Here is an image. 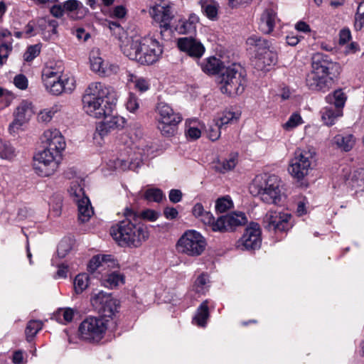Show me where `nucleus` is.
I'll return each mask as SVG.
<instances>
[{"mask_svg":"<svg viewBox=\"0 0 364 364\" xmlns=\"http://www.w3.org/2000/svg\"><path fill=\"white\" fill-rule=\"evenodd\" d=\"M206 242L198 232L189 230L186 231L177 242L176 247L179 252L191 257L200 255L205 250Z\"/></svg>","mask_w":364,"mask_h":364,"instance_id":"9","label":"nucleus"},{"mask_svg":"<svg viewBox=\"0 0 364 364\" xmlns=\"http://www.w3.org/2000/svg\"><path fill=\"white\" fill-rule=\"evenodd\" d=\"M201 68L203 72L208 74H216L224 68V64L215 57H211L207 59V60L202 63Z\"/></svg>","mask_w":364,"mask_h":364,"instance_id":"37","label":"nucleus"},{"mask_svg":"<svg viewBox=\"0 0 364 364\" xmlns=\"http://www.w3.org/2000/svg\"><path fill=\"white\" fill-rule=\"evenodd\" d=\"M112 298L109 294L103 292L102 291L93 294L91 297V303L92 306L98 310L101 306L107 303L108 300Z\"/></svg>","mask_w":364,"mask_h":364,"instance_id":"47","label":"nucleus"},{"mask_svg":"<svg viewBox=\"0 0 364 364\" xmlns=\"http://www.w3.org/2000/svg\"><path fill=\"white\" fill-rule=\"evenodd\" d=\"M208 276L205 274H201L195 281L193 290L198 294H204L208 291Z\"/></svg>","mask_w":364,"mask_h":364,"instance_id":"40","label":"nucleus"},{"mask_svg":"<svg viewBox=\"0 0 364 364\" xmlns=\"http://www.w3.org/2000/svg\"><path fill=\"white\" fill-rule=\"evenodd\" d=\"M104 120L98 124L96 127L95 138L99 135L101 138L107 136L109 132L124 127V119L122 117L108 114L102 117Z\"/></svg>","mask_w":364,"mask_h":364,"instance_id":"18","label":"nucleus"},{"mask_svg":"<svg viewBox=\"0 0 364 364\" xmlns=\"http://www.w3.org/2000/svg\"><path fill=\"white\" fill-rule=\"evenodd\" d=\"M33 114L32 103L28 101H22L16 107L14 112V120L10 124V129H18L27 122Z\"/></svg>","mask_w":364,"mask_h":364,"instance_id":"21","label":"nucleus"},{"mask_svg":"<svg viewBox=\"0 0 364 364\" xmlns=\"http://www.w3.org/2000/svg\"><path fill=\"white\" fill-rule=\"evenodd\" d=\"M198 23V16L195 14H191L187 19H180L172 28L179 34H193L196 31Z\"/></svg>","mask_w":364,"mask_h":364,"instance_id":"26","label":"nucleus"},{"mask_svg":"<svg viewBox=\"0 0 364 364\" xmlns=\"http://www.w3.org/2000/svg\"><path fill=\"white\" fill-rule=\"evenodd\" d=\"M102 284L107 288L113 289L124 283V277L118 271L107 273L102 279Z\"/></svg>","mask_w":364,"mask_h":364,"instance_id":"34","label":"nucleus"},{"mask_svg":"<svg viewBox=\"0 0 364 364\" xmlns=\"http://www.w3.org/2000/svg\"><path fill=\"white\" fill-rule=\"evenodd\" d=\"M321 114L323 123L327 126H331L338 117L343 116V111L339 108L326 107L322 109Z\"/></svg>","mask_w":364,"mask_h":364,"instance_id":"33","label":"nucleus"},{"mask_svg":"<svg viewBox=\"0 0 364 364\" xmlns=\"http://www.w3.org/2000/svg\"><path fill=\"white\" fill-rule=\"evenodd\" d=\"M61 106L55 105L53 107L41 110L38 115V120L41 122H49L54 114L60 110Z\"/></svg>","mask_w":364,"mask_h":364,"instance_id":"45","label":"nucleus"},{"mask_svg":"<svg viewBox=\"0 0 364 364\" xmlns=\"http://www.w3.org/2000/svg\"><path fill=\"white\" fill-rule=\"evenodd\" d=\"M41 45L35 44L28 47L27 50L23 54L24 60L27 62L32 61L36 58L41 53Z\"/></svg>","mask_w":364,"mask_h":364,"instance_id":"55","label":"nucleus"},{"mask_svg":"<svg viewBox=\"0 0 364 364\" xmlns=\"http://www.w3.org/2000/svg\"><path fill=\"white\" fill-rule=\"evenodd\" d=\"M201 9L205 15L211 20L218 16V4L215 0H200Z\"/></svg>","mask_w":364,"mask_h":364,"instance_id":"38","label":"nucleus"},{"mask_svg":"<svg viewBox=\"0 0 364 364\" xmlns=\"http://www.w3.org/2000/svg\"><path fill=\"white\" fill-rule=\"evenodd\" d=\"M311 160L312 154L310 151L301 149L296 151L289 166V173L297 180L303 179L311 169Z\"/></svg>","mask_w":364,"mask_h":364,"instance_id":"12","label":"nucleus"},{"mask_svg":"<svg viewBox=\"0 0 364 364\" xmlns=\"http://www.w3.org/2000/svg\"><path fill=\"white\" fill-rule=\"evenodd\" d=\"M116 102L113 89L100 82H91L82 97L84 112L97 119L111 114Z\"/></svg>","mask_w":364,"mask_h":364,"instance_id":"2","label":"nucleus"},{"mask_svg":"<svg viewBox=\"0 0 364 364\" xmlns=\"http://www.w3.org/2000/svg\"><path fill=\"white\" fill-rule=\"evenodd\" d=\"M302 123L303 120L301 115L297 112H294L289 117V119L282 125V127L285 130L291 131Z\"/></svg>","mask_w":364,"mask_h":364,"instance_id":"51","label":"nucleus"},{"mask_svg":"<svg viewBox=\"0 0 364 364\" xmlns=\"http://www.w3.org/2000/svg\"><path fill=\"white\" fill-rule=\"evenodd\" d=\"M107 328L106 321L101 317L89 316L79 326V337L88 342H99L104 337Z\"/></svg>","mask_w":364,"mask_h":364,"instance_id":"8","label":"nucleus"},{"mask_svg":"<svg viewBox=\"0 0 364 364\" xmlns=\"http://www.w3.org/2000/svg\"><path fill=\"white\" fill-rule=\"evenodd\" d=\"M237 119V117L234 112H225L222 114V116L215 119L214 122H215L217 125L223 128V126L236 122Z\"/></svg>","mask_w":364,"mask_h":364,"instance_id":"52","label":"nucleus"},{"mask_svg":"<svg viewBox=\"0 0 364 364\" xmlns=\"http://www.w3.org/2000/svg\"><path fill=\"white\" fill-rule=\"evenodd\" d=\"M104 316L112 317L114 312L117 311L116 301L111 298L103 306L97 310Z\"/></svg>","mask_w":364,"mask_h":364,"instance_id":"50","label":"nucleus"},{"mask_svg":"<svg viewBox=\"0 0 364 364\" xmlns=\"http://www.w3.org/2000/svg\"><path fill=\"white\" fill-rule=\"evenodd\" d=\"M246 43L250 46V49H254V51L256 53L255 56L263 53L272 46L271 43L267 40L257 35H252L249 37Z\"/></svg>","mask_w":364,"mask_h":364,"instance_id":"32","label":"nucleus"},{"mask_svg":"<svg viewBox=\"0 0 364 364\" xmlns=\"http://www.w3.org/2000/svg\"><path fill=\"white\" fill-rule=\"evenodd\" d=\"M128 81L134 84V87L140 92H145L149 90V84L148 81L142 77H138L134 74H128Z\"/></svg>","mask_w":364,"mask_h":364,"instance_id":"49","label":"nucleus"},{"mask_svg":"<svg viewBox=\"0 0 364 364\" xmlns=\"http://www.w3.org/2000/svg\"><path fill=\"white\" fill-rule=\"evenodd\" d=\"M120 47L127 57L141 65L156 63L163 52L159 41L151 36L135 40L126 37Z\"/></svg>","mask_w":364,"mask_h":364,"instance_id":"3","label":"nucleus"},{"mask_svg":"<svg viewBox=\"0 0 364 364\" xmlns=\"http://www.w3.org/2000/svg\"><path fill=\"white\" fill-rule=\"evenodd\" d=\"M69 193L75 203L78 201V199H81L82 197H86L85 196L83 188L77 182L72 183L69 189Z\"/></svg>","mask_w":364,"mask_h":364,"instance_id":"56","label":"nucleus"},{"mask_svg":"<svg viewBox=\"0 0 364 364\" xmlns=\"http://www.w3.org/2000/svg\"><path fill=\"white\" fill-rule=\"evenodd\" d=\"M347 95L343 89H337L327 95L325 97L326 102L335 108H339L343 111L347 100Z\"/></svg>","mask_w":364,"mask_h":364,"instance_id":"30","label":"nucleus"},{"mask_svg":"<svg viewBox=\"0 0 364 364\" xmlns=\"http://www.w3.org/2000/svg\"><path fill=\"white\" fill-rule=\"evenodd\" d=\"M277 61V54L274 48H269L255 56V67L257 70H264L267 66L274 65Z\"/></svg>","mask_w":364,"mask_h":364,"instance_id":"27","label":"nucleus"},{"mask_svg":"<svg viewBox=\"0 0 364 364\" xmlns=\"http://www.w3.org/2000/svg\"><path fill=\"white\" fill-rule=\"evenodd\" d=\"M221 129L222 128L215 122L214 126H210L208 130V138L212 141L218 139L220 136Z\"/></svg>","mask_w":364,"mask_h":364,"instance_id":"64","label":"nucleus"},{"mask_svg":"<svg viewBox=\"0 0 364 364\" xmlns=\"http://www.w3.org/2000/svg\"><path fill=\"white\" fill-rule=\"evenodd\" d=\"M102 270L118 268V263L112 255H96L90 261L88 270L94 272L98 269Z\"/></svg>","mask_w":364,"mask_h":364,"instance_id":"23","label":"nucleus"},{"mask_svg":"<svg viewBox=\"0 0 364 364\" xmlns=\"http://www.w3.org/2000/svg\"><path fill=\"white\" fill-rule=\"evenodd\" d=\"M150 14L154 20L160 25L161 38H168L172 32L171 22L174 18L173 4L167 1L160 0L151 7Z\"/></svg>","mask_w":364,"mask_h":364,"instance_id":"7","label":"nucleus"},{"mask_svg":"<svg viewBox=\"0 0 364 364\" xmlns=\"http://www.w3.org/2000/svg\"><path fill=\"white\" fill-rule=\"evenodd\" d=\"M43 147L51 151L60 154L65 147V142L59 130L50 129L44 132L41 137Z\"/></svg>","mask_w":364,"mask_h":364,"instance_id":"17","label":"nucleus"},{"mask_svg":"<svg viewBox=\"0 0 364 364\" xmlns=\"http://www.w3.org/2000/svg\"><path fill=\"white\" fill-rule=\"evenodd\" d=\"M89 276L85 273L77 274L74 280L73 286L76 294H81L89 284Z\"/></svg>","mask_w":364,"mask_h":364,"instance_id":"43","label":"nucleus"},{"mask_svg":"<svg viewBox=\"0 0 364 364\" xmlns=\"http://www.w3.org/2000/svg\"><path fill=\"white\" fill-rule=\"evenodd\" d=\"M220 89L223 94L236 96L242 94L246 86V78L239 65L232 64L220 76Z\"/></svg>","mask_w":364,"mask_h":364,"instance_id":"6","label":"nucleus"},{"mask_svg":"<svg viewBox=\"0 0 364 364\" xmlns=\"http://www.w3.org/2000/svg\"><path fill=\"white\" fill-rule=\"evenodd\" d=\"M38 32V29H36V21H31L24 28L23 33L26 37H31L36 35Z\"/></svg>","mask_w":364,"mask_h":364,"instance_id":"63","label":"nucleus"},{"mask_svg":"<svg viewBox=\"0 0 364 364\" xmlns=\"http://www.w3.org/2000/svg\"><path fill=\"white\" fill-rule=\"evenodd\" d=\"M14 84L20 90H26L28 87V81L24 75L19 74L14 78Z\"/></svg>","mask_w":364,"mask_h":364,"instance_id":"60","label":"nucleus"},{"mask_svg":"<svg viewBox=\"0 0 364 364\" xmlns=\"http://www.w3.org/2000/svg\"><path fill=\"white\" fill-rule=\"evenodd\" d=\"M311 69L326 77H336L341 71L338 63L333 61L328 55L316 53L312 56Z\"/></svg>","mask_w":364,"mask_h":364,"instance_id":"13","label":"nucleus"},{"mask_svg":"<svg viewBox=\"0 0 364 364\" xmlns=\"http://www.w3.org/2000/svg\"><path fill=\"white\" fill-rule=\"evenodd\" d=\"M332 81V77H326L311 69L306 75V85L311 90L326 92L331 87Z\"/></svg>","mask_w":364,"mask_h":364,"instance_id":"19","label":"nucleus"},{"mask_svg":"<svg viewBox=\"0 0 364 364\" xmlns=\"http://www.w3.org/2000/svg\"><path fill=\"white\" fill-rule=\"evenodd\" d=\"M349 183L354 188H364V168L356 169L350 176Z\"/></svg>","mask_w":364,"mask_h":364,"instance_id":"44","label":"nucleus"},{"mask_svg":"<svg viewBox=\"0 0 364 364\" xmlns=\"http://www.w3.org/2000/svg\"><path fill=\"white\" fill-rule=\"evenodd\" d=\"M78 208V218L82 223H85L92 216L94 211L87 197H82L76 202Z\"/></svg>","mask_w":364,"mask_h":364,"instance_id":"31","label":"nucleus"},{"mask_svg":"<svg viewBox=\"0 0 364 364\" xmlns=\"http://www.w3.org/2000/svg\"><path fill=\"white\" fill-rule=\"evenodd\" d=\"M90 63L91 70L103 77L117 74L119 70L117 64L105 63L98 49L90 52Z\"/></svg>","mask_w":364,"mask_h":364,"instance_id":"16","label":"nucleus"},{"mask_svg":"<svg viewBox=\"0 0 364 364\" xmlns=\"http://www.w3.org/2000/svg\"><path fill=\"white\" fill-rule=\"evenodd\" d=\"M282 181L275 175L268 176L263 181L256 178L250 187L251 192L259 196L267 204H278L282 200Z\"/></svg>","mask_w":364,"mask_h":364,"instance_id":"5","label":"nucleus"},{"mask_svg":"<svg viewBox=\"0 0 364 364\" xmlns=\"http://www.w3.org/2000/svg\"><path fill=\"white\" fill-rule=\"evenodd\" d=\"M156 112L159 116L158 122H181L182 117L181 114L175 112L173 109L165 102H159L158 104Z\"/></svg>","mask_w":364,"mask_h":364,"instance_id":"28","label":"nucleus"},{"mask_svg":"<svg viewBox=\"0 0 364 364\" xmlns=\"http://www.w3.org/2000/svg\"><path fill=\"white\" fill-rule=\"evenodd\" d=\"M179 122H159L158 128L165 136H173L176 132V127Z\"/></svg>","mask_w":364,"mask_h":364,"instance_id":"48","label":"nucleus"},{"mask_svg":"<svg viewBox=\"0 0 364 364\" xmlns=\"http://www.w3.org/2000/svg\"><path fill=\"white\" fill-rule=\"evenodd\" d=\"M46 90L53 95L71 93L75 89V80L73 77H60L58 79H49L42 82Z\"/></svg>","mask_w":364,"mask_h":364,"instance_id":"15","label":"nucleus"},{"mask_svg":"<svg viewBox=\"0 0 364 364\" xmlns=\"http://www.w3.org/2000/svg\"><path fill=\"white\" fill-rule=\"evenodd\" d=\"M62 73L63 70L60 66H54L52 63H48L42 70V82L49 79H58V77H63Z\"/></svg>","mask_w":364,"mask_h":364,"instance_id":"39","label":"nucleus"},{"mask_svg":"<svg viewBox=\"0 0 364 364\" xmlns=\"http://www.w3.org/2000/svg\"><path fill=\"white\" fill-rule=\"evenodd\" d=\"M58 23L56 20L48 18H39L36 20V29L43 38L50 40L53 36L56 35Z\"/></svg>","mask_w":364,"mask_h":364,"instance_id":"24","label":"nucleus"},{"mask_svg":"<svg viewBox=\"0 0 364 364\" xmlns=\"http://www.w3.org/2000/svg\"><path fill=\"white\" fill-rule=\"evenodd\" d=\"M199 219L213 232L221 233L234 231L237 227L247 223L246 215L242 212H232L215 220L210 212L205 211Z\"/></svg>","mask_w":364,"mask_h":364,"instance_id":"4","label":"nucleus"},{"mask_svg":"<svg viewBox=\"0 0 364 364\" xmlns=\"http://www.w3.org/2000/svg\"><path fill=\"white\" fill-rule=\"evenodd\" d=\"M15 156V149L11 146H4L0 150V157L2 159L11 160Z\"/></svg>","mask_w":364,"mask_h":364,"instance_id":"62","label":"nucleus"},{"mask_svg":"<svg viewBox=\"0 0 364 364\" xmlns=\"http://www.w3.org/2000/svg\"><path fill=\"white\" fill-rule=\"evenodd\" d=\"M63 5L65 13L73 20L82 18L88 12V9L77 0H68Z\"/></svg>","mask_w":364,"mask_h":364,"instance_id":"25","label":"nucleus"},{"mask_svg":"<svg viewBox=\"0 0 364 364\" xmlns=\"http://www.w3.org/2000/svg\"><path fill=\"white\" fill-rule=\"evenodd\" d=\"M59 154L44 149L33 157V168L41 176H49L54 173L58 167L57 157Z\"/></svg>","mask_w":364,"mask_h":364,"instance_id":"10","label":"nucleus"},{"mask_svg":"<svg viewBox=\"0 0 364 364\" xmlns=\"http://www.w3.org/2000/svg\"><path fill=\"white\" fill-rule=\"evenodd\" d=\"M276 7L269 6L262 13L259 22V29L264 33H270L279 21L277 16Z\"/></svg>","mask_w":364,"mask_h":364,"instance_id":"22","label":"nucleus"},{"mask_svg":"<svg viewBox=\"0 0 364 364\" xmlns=\"http://www.w3.org/2000/svg\"><path fill=\"white\" fill-rule=\"evenodd\" d=\"M197 123L196 120H188L186 122V136L191 140L198 139L201 136V131L198 127Z\"/></svg>","mask_w":364,"mask_h":364,"instance_id":"41","label":"nucleus"},{"mask_svg":"<svg viewBox=\"0 0 364 364\" xmlns=\"http://www.w3.org/2000/svg\"><path fill=\"white\" fill-rule=\"evenodd\" d=\"M208 301L205 300L197 309L193 321L200 327H205L209 318Z\"/></svg>","mask_w":364,"mask_h":364,"instance_id":"35","label":"nucleus"},{"mask_svg":"<svg viewBox=\"0 0 364 364\" xmlns=\"http://www.w3.org/2000/svg\"><path fill=\"white\" fill-rule=\"evenodd\" d=\"M355 141L354 135L348 133L336 134L333 139V144L344 151H350L353 148Z\"/></svg>","mask_w":364,"mask_h":364,"instance_id":"29","label":"nucleus"},{"mask_svg":"<svg viewBox=\"0 0 364 364\" xmlns=\"http://www.w3.org/2000/svg\"><path fill=\"white\" fill-rule=\"evenodd\" d=\"M178 48L194 58H200L205 52L203 45L193 38H181L178 39Z\"/></svg>","mask_w":364,"mask_h":364,"instance_id":"20","label":"nucleus"},{"mask_svg":"<svg viewBox=\"0 0 364 364\" xmlns=\"http://www.w3.org/2000/svg\"><path fill=\"white\" fill-rule=\"evenodd\" d=\"M291 218L288 213L269 210L263 218V226L274 232H287L292 227Z\"/></svg>","mask_w":364,"mask_h":364,"instance_id":"11","label":"nucleus"},{"mask_svg":"<svg viewBox=\"0 0 364 364\" xmlns=\"http://www.w3.org/2000/svg\"><path fill=\"white\" fill-rule=\"evenodd\" d=\"M75 313L72 308H60L53 314V318L60 323L67 324L73 321Z\"/></svg>","mask_w":364,"mask_h":364,"instance_id":"36","label":"nucleus"},{"mask_svg":"<svg viewBox=\"0 0 364 364\" xmlns=\"http://www.w3.org/2000/svg\"><path fill=\"white\" fill-rule=\"evenodd\" d=\"M105 26L110 30L112 34L119 40L122 38V35L124 34V31L119 23L115 21H107V23H105Z\"/></svg>","mask_w":364,"mask_h":364,"instance_id":"57","label":"nucleus"},{"mask_svg":"<svg viewBox=\"0 0 364 364\" xmlns=\"http://www.w3.org/2000/svg\"><path fill=\"white\" fill-rule=\"evenodd\" d=\"M233 208V202L229 196H223L215 200V209L217 213H225Z\"/></svg>","mask_w":364,"mask_h":364,"instance_id":"42","label":"nucleus"},{"mask_svg":"<svg viewBox=\"0 0 364 364\" xmlns=\"http://www.w3.org/2000/svg\"><path fill=\"white\" fill-rule=\"evenodd\" d=\"M262 243L261 230L257 223H251L237 242V247L242 250H256Z\"/></svg>","mask_w":364,"mask_h":364,"instance_id":"14","label":"nucleus"},{"mask_svg":"<svg viewBox=\"0 0 364 364\" xmlns=\"http://www.w3.org/2000/svg\"><path fill=\"white\" fill-rule=\"evenodd\" d=\"M237 164V155L231 156L229 159H225L223 162H219L215 166L216 169L220 172H225L230 171Z\"/></svg>","mask_w":364,"mask_h":364,"instance_id":"53","label":"nucleus"},{"mask_svg":"<svg viewBox=\"0 0 364 364\" xmlns=\"http://www.w3.org/2000/svg\"><path fill=\"white\" fill-rule=\"evenodd\" d=\"M126 106L127 109L131 112H134L139 109V101L134 94H130L129 95Z\"/></svg>","mask_w":364,"mask_h":364,"instance_id":"61","label":"nucleus"},{"mask_svg":"<svg viewBox=\"0 0 364 364\" xmlns=\"http://www.w3.org/2000/svg\"><path fill=\"white\" fill-rule=\"evenodd\" d=\"M123 215L125 219L111 227L110 235L121 247H139L149 237L148 228L136 223L139 215L132 208L126 207Z\"/></svg>","mask_w":364,"mask_h":364,"instance_id":"1","label":"nucleus"},{"mask_svg":"<svg viewBox=\"0 0 364 364\" xmlns=\"http://www.w3.org/2000/svg\"><path fill=\"white\" fill-rule=\"evenodd\" d=\"M43 328V323L38 320H31L28 322L25 333L27 341L31 340Z\"/></svg>","mask_w":364,"mask_h":364,"instance_id":"46","label":"nucleus"},{"mask_svg":"<svg viewBox=\"0 0 364 364\" xmlns=\"http://www.w3.org/2000/svg\"><path fill=\"white\" fill-rule=\"evenodd\" d=\"M355 20V26L356 28L361 29L364 25V2L358 5Z\"/></svg>","mask_w":364,"mask_h":364,"instance_id":"58","label":"nucleus"},{"mask_svg":"<svg viewBox=\"0 0 364 364\" xmlns=\"http://www.w3.org/2000/svg\"><path fill=\"white\" fill-rule=\"evenodd\" d=\"M144 197L148 201L159 203L163 199L164 194L159 188H149L145 191Z\"/></svg>","mask_w":364,"mask_h":364,"instance_id":"54","label":"nucleus"},{"mask_svg":"<svg viewBox=\"0 0 364 364\" xmlns=\"http://www.w3.org/2000/svg\"><path fill=\"white\" fill-rule=\"evenodd\" d=\"M11 50L12 46L11 43H4L0 46V67L5 63Z\"/></svg>","mask_w":364,"mask_h":364,"instance_id":"59","label":"nucleus"}]
</instances>
